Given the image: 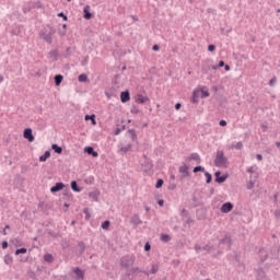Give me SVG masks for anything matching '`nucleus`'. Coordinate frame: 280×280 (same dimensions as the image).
<instances>
[{
  "instance_id": "45",
  "label": "nucleus",
  "mask_w": 280,
  "mask_h": 280,
  "mask_svg": "<svg viewBox=\"0 0 280 280\" xmlns=\"http://www.w3.org/2000/svg\"><path fill=\"white\" fill-rule=\"evenodd\" d=\"M180 215H183L184 218H187L189 215V211H187V209H183L180 212Z\"/></svg>"
},
{
  "instance_id": "20",
  "label": "nucleus",
  "mask_w": 280,
  "mask_h": 280,
  "mask_svg": "<svg viewBox=\"0 0 280 280\" xmlns=\"http://www.w3.org/2000/svg\"><path fill=\"white\" fill-rule=\"evenodd\" d=\"M187 161H197L200 163V155L198 153H191L190 156L187 158Z\"/></svg>"
},
{
  "instance_id": "35",
  "label": "nucleus",
  "mask_w": 280,
  "mask_h": 280,
  "mask_svg": "<svg viewBox=\"0 0 280 280\" xmlns=\"http://www.w3.org/2000/svg\"><path fill=\"white\" fill-rule=\"evenodd\" d=\"M95 151V149H93V147H85L84 148V152L86 153V154H92L93 152Z\"/></svg>"
},
{
  "instance_id": "4",
  "label": "nucleus",
  "mask_w": 280,
  "mask_h": 280,
  "mask_svg": "<svg viewBox=\"0 0 280 280\" xmlns=\"http://www.w3.org/2000/svg\"><path fill=\"white\" fill-rule=\"evenodd\" d=\"M72 272L75 275V280H84L85 271L80 269V267H73Z\"/></svg>"
},
{
  "instance_id": "52",
  "label": "nucleus",
  "mask_w": 280,
  "mask_h": 280,
  "mask_svg": "<svg viewBox=\"0 0 280 280\" xmlns=\"http://www.w3.org/2000/svg\"><path fill=\"white\" fill-rule=\"evenodd\" d=\"M158 205H159V207H164L165 201H164L163 199H160V200L158 201Z\"/></svg>"
},
{
  "instance_id": "12",
  "label": "nucleus",
  "mask_w": 280,
  "mask_h": 280,
  "mask_svg": "<svg viewBox=\"0 0 280 280\" xmlns=\"http://www.w3.org/2000/svg\"><path fill=\"white\" fill-rule=\"evenodd\" d=\"M120 102H122V104H126V102H130V92L128 91L121 92Z\"/></svg>"
},
{
  "instance_id": "18",
  "label": "nucleus",
  "mask_w": 280,
  "mask_h": 280,
  "mask_svg": "<svg viewBox=\"0 0 280 280\" xmlns=\"http://www.w3.org/2000/svg\"><path fill=\"white\" fill-rule=\"evenodd\" d=\"M139 272H143V270L139 267H132L127 275L130 277V275H139Z\"/></svg>"
},
{
  "instance_id": "50",
  "label": "nucleus",
  "mask_w": 280,
  "mask_h": 280,
  "mask_svg": "<svg viewBox=\"0 0 280 280\" xmlns=\"http://www.w3.org/2000/svg\"><path fill=\"white\" fill-rule=\"evenodd\" d=\"M195 250H196V253H200V250H202V246H200V245H195Z\"/></svg>"
},
{
  "instance_id": "7",
  "label": "nucleus",
  "mask_w": 280,
  "mask_h": 280,
  "mask_svg": "<svg viewBox=\"0 0 280 280\" xmlns=\"http://www.w3.org/2000/svg\"><path fill=\"white\" fill-rule=\"evenodd\" d=\"M221 174H222V173H221L220 171L214 173L215 183L222 184V183H225L226 179L229 178V175H223V176H221Z\"/></svg>"
},
{
  "instance_id": "41",
  "label": "nucleus",
  "mask_w": 280,
  "mask_h": 280,
  "mask_svg": "<svg viewBox=\"0 0 280 280\" xmlns=\"http://www.w3.org/2000/svg\"><path fill=\"white\" fill-rule=\"evenodd\" d=\"M130 112L132 115H139V107L132 106Z\"/></svg>"
},
{
  "instance_id": "63",
  "label": "nucleus",
  "mask_w": 280,
  "mask_h": 280,
  "mask_svg": "<svg viewBox=\"0 0 280 280\" xmlns=\"http://www.w3.org/2000/svg\"><path fill=\"white\" fill-rule=\"evenodd\" d=\"M144 210L147 211V213H150V207L149 206H144Z\"/></svg>"
},
{
  "instance_id": "24",
  "label": "nucleus",
  "mask_w": 280,
  "mask_h": 280,
  "mask_svg": "<svg viewBox=\"0 0 280 280\" xmlns=\"http://www.w3.org/2000/svg\"><path fill=\"white\" fill-rule=\"evenodd\" d=\"M128 135H129L131 141H137V131L135 129H129Z\"/></svg>"
},
{
  "instance_id": "21",
  "label": "nucleus",
  "mask_w": 280,
  "mask_h": 280,
  "mask_svg": "<svg viewBox=\"0 0 280 280\" xmlns=\"http://www.w3.org/2000/svg\"><path fill=\"white\" fill-rule=\"evenodd\" d=\"M49 156H51V152L46 151L43 155L39 156L40 163H45V161H47Z\"/></svg>"
},
{
  "instance_id": "13",
  "label": "nucleus",
  "mask_w": 280,
  "mask_h": 280,
  "mask_svg": "<svg viewBox=\"0 0 280 280\" xmlns=\"http://www.w3.org/2000/svg\"><path fill=\"white\" fill-rule=\"evenodd\" d=\"M179 173L183 174V178H187L189 176V166H187V164H184L179 167Z\"/></svg>"
},
{
  "instance_id": "36",
  "label": "nucleus",
  "mask_w": 280,
  "mask_h": 280,
  "mask_svg": "<svg viewBox=\"0 0 280 280\" xmlns=\"http://www.w3.org/2000/svg\"><path fill=\"white\" fill-rule=\"evenodd\" d=\"M161 240H162V242H170L172 240V237H170V235H167V234H162Z\"/></svg>"
},
{
  "instance_id": "37",
  "label": "nucleus",
  "mask_w": 280,
  "mask_h": 280,
  "mask_svg": "<svg viewBox=\"0 0 280 280\" xmlns=\"http://www.w3.org/2000/svg\"><path fill=\"white\" fill-rule=\"evenodd\" d=\"M191 103L198 104V94L196 92L192 93Z\"/></svg>"
},
{
  "instance_id": "47",
  "label": "nucleus",
  "mask_w": 280,
  "mask_h": 280,
  "mask_svg": "<svg viewBox=\"0 0 280 280\" xmlns=\"http://www.w3.org/2000/svg\"><path fill=\"white\" fill-rule=\"evenodd\" d=\"M219 67L220 68L224 67V61L223 60L219 61V66H212V69H218Z\"/></svg>"
},
{
  "instance_id": "40",
  "label": "nucleus",
  "mask_w": 280,
  "mask_h": 280,
  "mask_svg": "<svg viewBox=\"0 0 280 280\" xmlns=\"http://www.w3.org/2000/svg\"><path fill=\"white\" fill-rule=\"evenodd\" d=\"M163 179H158L156 184H155V188L156 189H161V187H163Z\"/></svg>"
},
{
  "instance_id": "38",
  "label": "nucleus",
  "mask_w": 280,
  "mask_h": 280,
  "mask_svg": "<svg viewBox=\"0 0 280 280\" xmlns=\"http://www.w3.org/2000/svg\"><path fill=\"white\" fill-rule=\"evenodd\" d=\"M192 172H194L195 174H198V172H205V167H202V166H196V167H194Z\"/></svg>"
},
{
  "instance_id": "19",
  "label": "nucleus",
  "mask_w": 280,
  "mask_h": 280,
  "mask_svg": "<svg viewBox=\"0 0 280 280\" xmlns=\"http://www.w3.org/2000/svg\"><path fill=\"white\" fill-rule=\"evenodd\" d=\"M131 150H132V144L129 143V144H127L126 147H121V148L119 149V152H121L122 154H127V152H130Z\"/></svg>"
},
{
  "instance_id": "49",
  "label": "nucleus",
  "mask_w": 280,
  "mask_h": 280,
  "mask_svg": "<svg viewBox=\"0 0 280 280\" xmlns=\"http://www.w3.org/2000/svg\"><path fill=\"white\" fill-rule=\"evenodd\" d=\"M208 51H215V45H213V44L209 45Z\"/></svg>"
},
{
  "instance_id": "64",
  "label": "nucleus",
  "mask_w": 280,
  "mask_h": 280,
  "mask_svg": "<svg viewBox=\"0 0 280 280\" xmlns=\"http://www.w3.org/2000/svg\"><path fill=\"white\" fill-rule=\"evenodd\" d=\"M168 189H171V190L176 189V185H171V186L168 187Z\"/></svg>"
},
{
  "instance_id": "15",
  "label": "nucleus",
  "mask_w": 280,
  "mask_h": 280,
  "mask_svg": "<svg viewBox=\"0 0 280 280\" xmlns=\"http://www.w3.org/2000/svg\"><path fill=\"white\" fill-rule=\"evenodd\" d=\"M91 7L86 5L84 9H83V12H84V19H86V21H90V19H93V14L91 13Z\"/></svg>"
},
{
  "instance_id": "10",
  "label": "nucleus",
  "mask_w": 280,
  "mask_h": 280,
  "mask_svg": "<svg viewBox=\"0 0 280 280\" xmlns=\"http://www.w3.org/2000/svg\"><path fill=\"white\" fill-rule=\"evenodd\" d=\"M220 245L224 244L228 247V250H231V244H232V240L231 236L226 235L224 238H222L219 242Z\"/></svg>"
},
{
  "instance_id": "56",
  "label": "nucleus",
  "mask_w": 280,
  "mask_h": 280,
  "mask_svg": "<svg viewBox=\"0 0 280 280\" xmlns=\"http://www.w3.org/2000/svg\"><path fill=\"white\" fill-rule=\"evenodd\" d=\"M256 159H257V161H264V155H261V154H256Z\"/></svg>"
},
{
  "instance_id": "14",
  "label": "nucleus",
  "mask_w": 280,
  "mask_h": 280,
  "mask_svg": "<svg viewBox=\"0 0 280 280\" xmlns=\"http://www.w3.org/2000/svg\"><path fill=\"white\" fill-rule=\"evenodd\" d=\"M159 272V264H153L150 271H143L147 277H150V275H156Z\"/></svg>"
},
{
  "instance_id": "46",
  "label": "nucleus",
  "mask_w": 280,
  "mask_h": 280,
  "mask_svg": "<svg viewBox=\"0 0 280 280\" xmlns=\"http://www.w3.org/2000/svg\"><path fill=\"white\" fill-rule=\"evenodd\" d=\"M202 97H209L210 93L207 90H201Z\"/></svg>"
},
{
  "instance_id": "43",
  "label": "nucleus",
  "mask_w": 280,
  "mask_h": 280,
  "mask_svg": "<svg viewBox=\"0 0 280 280\" xmlns=\"http://www.w3.org/2000/svg\"><path fill=\"white\" fill-rule=\"evenodd\" d=\"M257 170V167L256 166H249L248 168H247V172H248V174H255V171Z\"/></svg>"
},
{
  "instance_id": "5",
  "label": "nucleus",
  "mask_w": 280,
  "mask_h": 280,
  "mask_svg": "<svg viewBox=\"0 0 280 280\" xmlns=\"http://www.w3.org/2000/svg\"><path fill=\"white\" fill-rule=\"evenodd\" d=\"M130 222H131V224H133L135 229H137V226L143 224V221L141 220V217H139L138 213H135V214L131 217Z\"/></svg>"
},
{
  "instance_id": "26",
  "label": "nucleus",
  "mask_w": 280,
  "mask_h": 280,
  "mask_svg": "<svg viewBox=\"0 0 280 280\" xmlns=\"http://www.w3.org/2000/svg\"><path fill=\"white\" fill-rule=\"evenodd\" d=\"M51 149L54 150V152H56V154H62V147H59L58 144H52Z\"/></svg>"
},
{
  "instance_id": "8",
  "label": "nucleus",
  "mask_w": 280,
  "mask_h": 280,
  "mask_svg": "<svg viewBox=\"0 0 280 280\" xmlns=\"http://www.w3.org/2000/svg\"><path fill=\"white\" fill-rule=\"evenodd\" d=\"M233 211V205L231 202H225L221 207V213H231Z\"/></svg>"
},
{
  "instance_id": "62",
  "label": "nucleus",
  "mask_w": 280,
  "mask_h": 280,
  "mask_svg": "<svg viewBox=\"0 0 280 280\" xmlns=\"http://www.w3.org/2000/svg\"><path fill=\"white\" fill-rule=\"evenodd\" d=\"M191 223H194V219L188 218L187 221H186V224H191Z\"/></svg>"
},
{
  "instance_id": "29",
  "label": "nucleus",
  "mask_w": 280,
  "mask_h": 280,
  "mask_svg": "<svg viewBox=\"0 0 280 280\" xmlns=\"http://www.w3.org/2000/svg\"><path fill=\"white\" fill-rule=\"evenodd\" d=\"M79 82H89V75L82 73L78 77Z\"/></svg>"
},
{
  "instance_id": "55",
  "label": "nucleus",
  "mask_w": 280,
  "mask_h": 280,
  "mask_svg": "<svg viewBox=\"0 0 280 280\" xmlns=\"http://www.w3.org/2000/svg\"><path fill=\"white\" fill-rule=\"evenodd\" d=\"M253 187H255V183L249 182V184L247 185V189H253Z\"/></svg>"
},
{
  "instance_id": "44",
  "label": "nucleus",
  "mask_w": 280,
  "mask_h": 280,
  "mask_svg": "<svg viewBox=\"0 0 280 280\" xmlns=\"http://www.w3.org/2000/svg\"><path fill=\"white\" fill-rule=\"evenodd\" d=\"M275 84H277V77H273V78L269 81V86H275Z\"/></svg>"
},
{
  "instance_id": "48",
  "label": "nucleus",
  "mask_w": 280,
  "mask_h": 280,
  "mask_svg": "<svg viewBox=\"0 0 280 280\" xmlns=\"http://www.w3.org/2000/svg\"><path fill=\"white\" fill-rule=\"evenodd\" d=\"M58 16L63 19V21H68L67 15L65 13H62V12L58 13Z\"/></svg>"
},
{
  "instance_id": "1",
  "label": "nucleus",
  "mask_w": 280,
  "mask_h": 280,
  "mask_svg": "<svg viewBox=\"0 0 280 280\" xmlns=\"http://www.w3.org/2000/svg\"><path fill=\"white\" fill-rule=\"evenodd\" d=\"M56 34V28L51 25H47L39 32V38L45 40L48 45H51L54 43V35Z\"/></svg>"
},
{
  "instance_id": "39",
  "label": "nucleus",
  "mask_w": 280,
  "mask_h": 280,
  "mask_svg": "<svg viewBox=\"0 0 280 280\" xmlns=\"http://www.w3.org/2000/svg\"><path fill=\"white\" fill-rule=\"evenodd\" d=\"M109 226H110V221H104V222L102 223V229H104V230L109 229Z\"/></svg>"
},
{
  "instance_id": "34",
  "label": "nucleus",
  "mask_w": 280,
  "mask_h": 280,
  "mask_svg": "<svg viewBox=\"0 0 280 280\" xmlns=\"http://www.w3.org/2000/svg\"><path fill=\"white\" fill-rule=\"evenodd\" d=\"M83 213L85 214V220H91V212L89 208H84Z\"/></svg>"
},
{
  "instance_id": "61",
  "label": "nucleus",
  "mask_w": 280,
  "mask_h": 280,
  "mask_svg": "<svg viewBox=\"0 0 280 280\" xmlns=\"http://www.w3.org/2000/svg\"><path fill=\"white\" fill-rule=\"evenodd\" d=\"M2 248L3 249L8 248V241L2 242Z\"/></svg>"
},
{
  "instance_id": "28",
  "label": "nucleus",
  "mask_w": 280,
  "mask_h": 280,
  "mask_svg": "<svg viewBox=\"0 0 280 280\" xmlns=\"http://www.w3.org/2000/svg\"><path fill=\"white\" fill-rule=\"evenodd\" d=\"M71 189H72V191H82V188L78 187V182H75V180L71 182Z\"/></svg>"
},
{
  "instance_id": "53",
  "label": "nucleus",
  "mask_w": 280,
  "mask_h": 280,
  "mask_svg": "<svg viewBox=\"0 0 280 280\" xmlns=\"http://www.w3.org/2000/svg\"><path fill=\"white\" fill-rule=\"evenodd\" d=\"M182 106L183 105L180 103H176L175 104V110H180Z\"/></svg>"
},
{
  "instance_id": "54",
  "label": "nucleus",
  "mask_w": 280,
  "mask_h": 280,
  "mask_svg": "<svg viewBox=\"0 0 280 280\" xmlns=\"http://www.w3.org/2000/svg\"><path fill=\"white\" fill-rule=\"evenodd\" d=\"M150 248H152V246L150 245V243H147L145 245H144V250H150Z\"/></svg>"
},
{
  "instance_id": "9",
  "label": "nucleus",
  "mask_w": 280,
  "mask_h": 280,
  "mask_svg": "<svg viewBox=\"0 0 280 280\" xmlns=\"http://www.w3.org/2000/svg\"><path fill=\"white\" fill-rule=\"evenodd\" d=\"M147 102H150V97L143 96V94H138L136 97L137 104H147Z\"/></svg>"
},
{
  "instance_id": "27",
  "label": "nucleus",
  "mask_w": 280,
  "mask_h": 280,
  "mask_svg": "<svg viewBox=\"0 0 280 280\" xmlns=\"http://www.w3.org/2000/svg\"><path fill=\"white\" fill-rule=\"evenodd\" d=\"M31 8H32V9L40 10V9H43V3H40V1L32 2V3H31Z\"/></svg>"
},
{
  "instance_id": "31",
  "label": "nucleus",
  "mask_w": 280,
  "mask_h": 280,
  "mask_svg": "<svg viewBox=\"0 0 280 280\" xmlns=\"http://www.w3.org/2000/svg\"><path fill=\"white\" fill-rule=\"evenodd\" d=\"M27 253V248L22 247L15 250V255H25Z\"/></svg>"
},
{
  "instance_id": "11",
  "label": "nucleus",
  "mask_w": 280,
  "mask_h": 280,
  "mask_svg": "<svg viewBox=\"0 0 280 280\" xmlns=\"http://www.w3.org/2000/svg\"><path fill=\"white\" fill-rule=\"evenodd\" d=\"M62 189H65V185L62 184V182H59L50 188V191L51 194H57V191H62Z\"/></svg>"
},
{
  "instance_id": "16",
  "label": "nucleus",
  "mask_w": 280,
  "mask_h": 280,
  "mask_svg": "<svg viewBox=\"0 0 280 280\" xmlns=\"http://www.w3.org/2000/svg\"><path fill=\"white\" fill-rule=\"evenodd\" d=\"M89 198H91L92 200H94L95 202H97V200H98V198H100V191L95 190V191L89 192Z\"/></svg>"
},
{
  "instance_id": "32",
  "label": "nucleus",
  "mask_w": 280,
  "mask_h": 280,
  "mask_svg": "<svg viewBox=\"0 0 280 280\" xmlns=\"http://www.w3.org/2000/svg\"><path fill=\"white\" fill-rule=\"evenodd\" d=\"M242 148H244V144L242 142H237L235 145H231V149H235V150H242Z\"/></svg>"
},
{
  "instance_id": "59",
  "label": "nucleus",
  "mask_w": 280,
  "mask_h": 280,
  "mask_svg": "<svg viewBox=\"0 0 280 280\" xmlns=\"http://www.w3.org/2000/svg\"><path fill=\"white\" fill-rule=\"evenodd\" d=\"M91 120H92L93 126H95V124H97V122L95 121V115H91Z\"/></svg>"
},
{
  "instance_id": "6",
  "label": "nucleus",
  "mask_w": 280,
  "mask_h": 280,
  "mask_svg": "<svg viewBox=\"0 0 280 280\" xmlns=\"http://www.w3.org/2000/svg\"><path fill=\"white\" fill-rule=\"evenodd\" d=\"M24 139H27V141H30V143L34 142V135L32 133V128H26L24 129V133H23Z\"/></svg>"
},
{
  "instance_id": "25",
  "label": "nucleus",
  "mask_w": 280,
  "mask_h": 280,
  "mask_svg": "<svg viewBox=\"0 0 280 280\" xmlns=\"http://www.w3.org/2000/svg\"><path fill=\"white\" fill-rule=\"evenodd\" d=\"M78 246H79V254L84 255V250H86V245L84 244V242H80Z\"/></svg>"
},
{
  "instance_id": "51",
  "label": "nucleus",
  "mask_w": 280,
  "mask_h": 280,
  "mask_svg": "<svg viewBox=\"0 0 280 280\" xmlns=\"http://www.w3.org/2000/svg\"><path fill=\"white\" fill-rule=\"evenodd\" d=\"M153 51H159L161 49V47L159 45H153L152 47Z\"/></svg>"
},
{
  "instance_id": "2",
  "label": "nucleus",
  "mask_w": 280,
  "mask_h": 280,
  "mask_svg": "<svg viewBox=\"0 0 280 280\" xmlns=\"http://www.w3.org/2000/svg\"><path fill=\"white\" fill-rule=\"evenodd\" d=\"M215 167H226L229 165V159L224 156V151L218 150L214 160Z\"/></svg>"
},
{
  "instance_id": "30",
  "label": "nucleus",
  "mask_w": 280,
  "mask_h": 280,
  "mask_svg": "<svg viewBox=\"0 0 280 280\" xmlns=\"http://www.w3.org/2000/svg\"><path fill=\"white\" fill-rule=\"evenodd\" d=\"M205 176L207 178L206 183L209 185V183H211V180H213V176L209 172H205Z\"/></svg>"
},
{
  "instance_id": "22",
  "label": "nucleus",
  "mask_w": 280,
  "mask_h": 280,
  "mask_svg": "<svg viewBox=\"0 0 280 280\" xmlns=\"http://www.w3.org/2000/svg\"><path fill=\"white\" fill-rule=\"evenodd\" d=\"M44 261H46V264H54V255L51 254L44 255Z\"/></svg>"
},
{
  "instance_id": "3",
  "label": "nucleus",
  "mask_w": 280,
  "mask_h": 280,
  "mask_svg": "<svg viewBox=\"0 0 280 280\" xmlns=\"http://www.w3.org/2000/svg\"><path fill=\"white\" fill-rule=\"evenodd\" d=\"M135 261H137V257L133 254L126 255L120 258V266L128 270V268H132V266H135Z\"/></svg>"
},
{
  "instance_id": "17",
  "label": "nucleus",
  "mask_w": 280,
  "mask_h": 280,
  "mask_svg": "<svg viewBox=\"0 0 280 280\" xmlns=\"http://www.w3.org/2000/svg\"><path fill=\"white\" fill-rule=\"evenodd\" d=\"M54 80L56 86H60V84H62V80H65V77H62V74H56Z\"/></svg>"
},
{
  "instance_id": "33",
  "label": "nucleus",
  "mask_w": 280,
  "mask_h": 280,
  "mask_svg": "<svg viewBox=\"0 0 280 280\" xmlns=\"http://www.w3.org/2000/svg\"><path fill=\"white\" fill-rule=\"evenodd\" d=\"M49 57L54 58V60H58V51L57 50H51L49 52Z\"/></svg>"
},
{
  "instance_id": "42",
  "label": "nucleus",
  "mask_w": 280,
  "mask_h": 280,
  "mask_svg": "<svg viewBox=\"0 0 280 280\" xmlns=\"http://www.w3.org/2000/svg\"><path fill=\"white\" fill-rule=\"evenodd\" d=\"M202 250H206L207 253H211V250H213V247H211L210 245H205L202 247Z\"/></svg>"
},
{
  "instance_id": "23",
  "label": "nucleus",
  "mask_w": 280,
  "mask_h": 280,
  "mask_svg": "<svg viewBox=\"0 0 280 280\" xmlns=\"http://www.w3.org/2000/svg\"><path fill=\"white\" fill-rule=\"evenodd\" d=\"M13 261H14V259L12 258V256L10 254H7L4 256V264H7V266H12Z\"/></svg>"
},
{
  "instance_id": "60",
  "label": "nucleus",
  "mask_w": 280,
  "mask_h": 280,
  "mask_svg": "<svg viewBox=\"0 0 280 280\" xmlns=\"http://www.w3.org/2000/svg\"><path fill=\"white\" fill-rule=\"evenodd\" d=\"M219 125H220L221 127L226 126V120H220Z\"/></svg>"
},
{
  "instance_id": "58",
  "label": "nucleus",
  "mask_w": 280,
  "mask_h": 280,
  "mask_svg": "<svg viewBox=\"0 0 280 280\" xmlns=\"http://www.w3.org/2000/svg\"><path fill=\"white\" fill-rule=\"evenodd\" d=\"M91 156H93L94 159H97V156H100V153H97V151H94Z\"/></svg>"
},
{
  "instance_id": "57",
  "label": "nucleus",
  "mask_w": 280,
  "mask_h": 280,
  "mask_svg": "<svg viewBox=\"0 0 280 280\" xmlns=\"http://www.w3.org/2000/svg\"><path fill=\"white\" fill-rule=\"evenodd\" d=\"M121 133V128H116L114 131V135H120Z\"/></svg>"
}]
</instances>
